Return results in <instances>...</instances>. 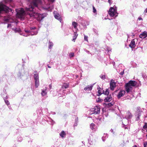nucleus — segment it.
I'll return each mask as SVG.
<instances>
[{
  "label": "nucleus",
  "mask_w": 147,
  "mask_h": 147,
  "mask_svg": "<svg viewBox=\"0 0 147 147\" xmlns=\"http://www.w3.org/2000/svg\"><path fill=\"white\" fill-rule=\"evenodd\" d=\"M43 0H33L31 5H29L28 7L26 8V10L27 11H32L34 9V7H38V5L41 4Z\"/></svg>",
  "instance_id": "obj_1"
},
{
  "label": "nucleus",
  "mask_w": 147,
  "mask_h": 147,
  "mask_svg": "<svg viewBox=\"0 0 147 147\" xmlns=\"http://www.w3.org/2000/svg\"><path fill=\"white\" fill-rule=\"evenodd\" d=\"M117 7L115 5L110 7L109 11V14L111 17H115L117 16L118 13H117Z\"/></svg>",
  "instance_id": "obj_2"
},
{
  "label": "nucleus",
  "mask_w": 147,
  "mask_h": 147,
  "mask_svg": "<svg viewBox=\"0 0 147 147\" xmlns=\"http://www.w3.org/2000/svg\"><path fill=\"white\" fill-rule=\"evenodd\" d=\"M16 11L17 12V16L21 19H24L25 14V12L24 9L21 8L20 9H16Z\"/></svg>",
  "instance_id": "obj_3"
},
{
  "label": "nucleus",
  "mask_w": 147,
  "mask_h": 147,
  "mask_svg": "<svg viewBox=\"0 0 147 147\" xmlns=\"http://www.w3.org/2000/svg\"><path fill=\"white\" fill-rule=\"evenodd\" d=\"M143 113V111L140 107H137L135 115L136 121H138L140 119V117Z\"/></svg>",
  "instance_id": "obj_4"
},
{
  "label": "nucleus",
  "mask_w": 147,
  "mask_h": 147,
  "mask_svg": "<svg viewBox=\"0 0 147 147\" xmlns=\"http://www.w3.org/2000/svg\"><path fill=\"white\" fill-rule=\"evenodd\" d=\"M5 11L6 13H9V12L13 13L12 10L11 8L4 5H0V13L2 11Z\"/></svg>",
  "instance_id": "obj_5"
},
{
  "label": "nucleus",
  "mask_w": 147,
  "mask_h": 147,
  "mask_svg": "<svg viewBox=\"0 0 147 147\" xmlns=\"http://www.w3.org/2000/svg\"><path fill=\"white\" fill-rule=\"evenodd\" d=\"M48 2V4H47V10L51 11L53 8L52 3L55 2V0H47Z\"/></svg>",
  "instance_id": "obj_6"
},
{
  "label": "nucleus",
  "mask_w": 147,
  "mask_h": 147,
  "mask_svg": "<svg viewBox=\"0 0 147 147\" xmlns=\"http://www.w3.org/2000/svg\"><path fill=\"white\" fill-rule=\"evenodd\" d=\"M100 110L99 107L98 106H96L94 108L91 109V111L92 112V114H99Z\"/></svg>",
  "instance_id": "obj_7"
},
{
  "label": "nucleus",
  "mask_w": 147,
  "mask_h": 147,
  "mask_svg": "<svg viewBox=\"0 0 147 147\" xmlns=\"http://www.w3.org/2000/svg\"><path fill=\"white\" fill-rule=\"evenodd\" d=\"M53 14L55 18L59 20L60 22L62 21V18L61 17L60 15L58 13H57V11H54Z\"/></svg>",
  "instance_id": "obj_8"
},
{
  "label": "nucleus",
  "mask_w": 147,
  "mask_h": 147,
  "mask_svg": "<svg viewBox=\"0 0 147 147\" xmlns=\"http://www.w3.org/2000/svg\"><path fill=\"white\" fill-rule=\"evenodd\" d=\"M110 89L112 90H113L116 87V83L114 80L112 79L110 82Z\"/></svg>",
  "instance_id": "obj_9"
},
{
  "label": "nucleus",
  "mask_w": 147,
  "mask_h": 147,
  "mask_svg": "<svg viewBox=\"0 0 147 147\" xmlns=\"http://www.w3.org/2000/svg\"><path fill=\"white\" fill-rule=\"evenodd\" d=\"M125 93V90H121L117 95V98L119 99L122 97L123 96Z\"/></svg>",
  "instance_id": "obj_10"
},
{
  "label": "nucleus",
  "mask_w": 147,
  "mask_h": 147,
  "mask_svg": "<svg viewBox=\"0 0 147 147\" xmlns=\"http://www.w3.org/2000/svg\"><path fill=\"white\" fill-rule=\"evenodd\" d=\"M125 90L127 93H128L132 91V87L127 84H125Z\"/></svg>",
  "instance_id": "obj_11"
},
{
  "label": "nucleus",
  "mask_w": 147,
  "mask_h": 147,
  "mask_svg": "<svg viewBox=\"0 0 147 147\" xmlns=\"http://www.w3.org/2000/svg\"><path fill=\"white\" fill-rule=\"evenodd\" d=\"M112 100V97L111 94L107 95V97H105L104 99V101L106 102H110Z\"/></svg>",
  "instance_id": "obj_12"
},
{
  "label": "nucleus",
  "mask_w": 147,
  "mask_h": 147,
  "mask_svg": "<svg viewBox=\"0 0 147 147\" xmlns=\"http://www.w3.org/2000/svg\"><path fill=\"white\" fill-rule=\"evenodd\" d=\"M126 84L131 87L134 86L136 84V82L135 81L130 80Z\"/></svg>",
  "instance_id": "obj_13"
},
{
  "label": "nucleus",
  "mask_w": 147,
  "mask_h": 147,
  "mask_svg": "<svg viewBox=\"0 0 147 147\" xmlns=\"http://www.w3.org/2000/svg\"><path fill=\"white\" fill-rule=\"evenodd\" d=\"M28 15L30 17H33L34 18H36L37 16H38V13L34 12H32L28 13Z\"/></svg>",
  "instance_id": "obj_14"
},
{
  "label": "nucleus",
  "mask_w": 147,
  "mask_h": 147,
  "mask_svg": "<svg viewBox=\"0 0 147 147\" xmlns=\"http://www.w3.org/2000/svg\"><path fill=\"white\" fill-rule=\"evenodd\" d=\"M147 36V32L144 31L142 33L140 34L139 35L140 38L144 39L146 38Z\"/></svg>",
  "instance_id": "obj_15"
},
{
  "label": "nucleus",
  "mask_w": 147,
  "mask_h": 147,
  "mask_svg": "<svg viewBox=\"0 0 147 147\" xmlns=\"http://www.w3.org/2000/svg\"><path fill=\"white\" fill-rule=\"evenodd\" d=\"M129 46L132 49L135 48L136 47V45L134 39H133L131 40L130 44L129 45Z\"/></svg>",
  "instance_id": "obj_16"
},
{
  "label": "nucleus",
  "mask_w": 147,
  "mask_h": 147,
  "mask_svg": "<svg viewBox=\"0 0 147 147\" xmlns=\"http://www.w3.org/2000/svg\"><path fill=\"white\" fill-rule=\"evenodd\" d=\"M94 84H92L90 85H88L85 87L84 88V90L85 91L88 90V91H90L91 90L93 87V85Z\"/></svg>",
  "instance_id": "obj_17"
},
{
  "label": "nucleus",
  "mask_w": 147,
  "mask_h": 147,
  "mask_svg": "<svg viewBox=\"0 0 147 147\" xmlns=\"http://www.w3.org/2000/svg\"><path fill=\"white\" fill-rule=\"evenodd\" d=\"M97 89L98 90V94H97V96H99L103 94V93H102L103 92L102 91L103 90L99 86H98Z\"/></svg>",
  "instance_id": "obj_18"
},
{
  "label": "nucleus",
  "mask_w": 147,
  "mask_h": 147,
  "mask_svg": "<svg viewBox=\"0 0 147 147\" xmlns=\"http://www.w3.org/2000/svg\"><path fill=\"white\" fill-rule=\"evenodd\" d=\"M132 117V114L129 111L127 112L125 118L127 119H131Z\"/></svg>",
  "instance_id": "obj_19"
},
{
  "label": "nucleus",
  "mask_w": 147,
  "mask_h": 147,
  "mask_svg": "<svg viewBox=\"0 0 147 147\" xmlns=\"http://www.w3.org/2000/svg\"><path fill=\"white\" fill-rule=\"evenodd\" d=\"M90 127L93 131H95L96 130V125L93 123H92L90 124Z\"/></svg>",
  "instance_id": "obj_20"
},
{
  "label": "nucleus",
  "mask_w": 147,
  "mask_h": 147,
  "mask_svg": "<svg viewBox=\"0 0 147 147\" xmlns=\"http://www.w3.org/2000/svg\"><path fill=\"white\" fill-rule=\"evenodd\" d=\"M69 84L67 83H64L62 86L61 88L62 89H66L68 88L69 86Z\"/></svg>",
  "instance_id": "obj_21"
},
{
  "label": "nucleus",
  "mask_w": 147,
  "mask_h": 147,
  "mask_svg": "<svg viewBox=\"0 0 147 147\" xmlns=\"http://www.w3.org/2000/svg\"><path fill=\"white\" fill-rule=\"evenodd\" d=\"M102 91L103 92L102 93L105 95L107 96L110 95L109 94L110 91L108 89H107L105 91L104 90H103Z\"/></svg>",
  "instance_id": "obj_22"
},
{
  "label": "nucleus",
  "mask_w": 147,
  "mask_h": 147,
  "mask_svg": "<svg viewBox=\"0 0 147 147\" xmlns=\"http://www.w3.org/2000/svg\"><path fill=\"white\" fill-rule=\"evenodd\" d=\"M108 135L107 134H104L103 136L102 137V139L103 141L105 142L106 139L108 138Z\"/></svg>",
  "instance_id": "obj_23"
},
{
  "label": "nucleus",
  "mask_w": 147,
  "mask_h": 147,
  "mask_svg": "<svg viewBox=\"0 0 147 147\" xmlns=\"http://www.w3.org/2000/svg\"><path fill=\"white\" fill-rule=\"evenodd\" d=\"M74 35L73 36V39L72 41L75 42V40L76 39L78 34H77V32H74Z\"/></svg>",
  "instance_id": "obj_24"
},
{
  "label": "nucleus",
  "mask_w": 147,
  "mask_h": 147,
  "mask_svg": "<svg viewBox=\"0 0 147 147\" xmlns=\"http://www.w3.org/2000/svg\"><path fill=\"white\" fill-rule=\"evenodd\" d=\"M60 136L62 138L64 137L66 135V134L65 133L64 131H61L59 134Z\"/></svg>",
  "instance_id": "obj_25"
},
{
  "label": "nucleus",
  "mask_w": 147,
  "mask_h": 147,
  "mask_svg": "<svg viewBox=\"0 0 147 147\" xmlns=\"http://www.w3.org/2000/svg\"><path fill=\"white\" fill-rule=\"evenodd\" d=\"M72 25L73 26H74V28H77V27L78 26V24L77 22H73L72 23Z\"/></svg>",
  "instance_id": "obj_26"
},
{
  "label": "nucleus",
  "mask_w": 147,
  "mask_h": 147,
  "mask_svg": "<svg viewBox=\"0 0 147 147\" xmlns=\"http://www.w3.org/2000/svg\"><path fill=\"white\" fill-rule=\"evenodd\" d=\"M142 130H146L147 131V123H145L143 127Z\"/></svg>",
  "instance_id": "obj_27"
},
{
  "label": "nucleus",
  "mask_w": 147,
  "mask_h": 147,
  "mask_svg": "<svg viewBox=\"0 0 147 147\" xmlns=\"http://www.w3.org/2000/svg\"><path fill=\"white\" fill-rule=\"evenodd\" d=\"M39 84V80H35V84L36 88L38 87Z\"/></svg>",
  "instance_id": "obj_28"
},
{
  "label": "nucleus",
  "mask_w": 147,
  "mask_h": 147,
  "mask_svg": "<svg viewBox=\"0 0 147 147\" xmlns=\"http://www.w3.org/2000/svg\"><path fill=\"white\" fill-rule=\"evenodd\" d=\"M49 49H51L53 46V43L50 41H49Z\"/></svg>",
  "instance_id": "obj_29"
},
{
  "label": "nucleus",
  "mask_w": 147,
  "mask_h": 147,
  "mask_svg": "<svg viewBox=\"0 0 147 147\" xmlns=\"http://www.w3.org/2000/svg\"><path fill=\"white\" fill-rule=\"evenodd\" d=\"M34 79L35 80H39L38 75L37 74H34Z\"/></svg>",
  "instance_id": "obj_30"
},
{
  "label": "nucleus",
  "mask_w": 147,
  "mask_h": 147,
  "mask_svg": "<svg viewBox=\"0 0 147 147\" xmlns=\"http://www.w3.org/2000/svg\"><path fill=\"white\" fill-rule=\"evenodd\" d=\"M13 30L15 32H19L21 31V30L20 28H13Z\"/></svg>",
  "instance_id": "obj_31"
},
{
  "label": "nucleus",
  "mask_w": 147,
  "mask_h": 147,
  "mask_svg": "<svg viewBox=\"0 0 147 147\" xmlns=\"http://www.w3.org/2000/svg\"><path fill=\"white\" fill-rule=\"evenodd\" d=\"M100 77L102 80H104L106 78V76L105 75L101 74L100 76Z\"/></svg>",
  "instance_id": "obj_32"
},
{
  "label": "nucleus",
  "mask_w": 147,
  "mask_h": 147,
  "mask_svg": "<svg viewBox=\"0 0 147 147\" xmlns=\"http://www.w3.org/2000/svg\"><path fill=\"white\" fill-rule=\"evenodd\" d=\"M37 33H38V32L37 31L35 32H34V33H33L31 31V32L30 33V34L28 35H30L31 36H33L34 35H36L37 34Z\"/></svg>",
  "instance_id": "obj_33"
},
{
  "label": "nucleus",
  "mask_w": 147,
  "mask_h": 147,
  "mask_svg": "<svg viewBox=\"0 0 147 147\" xmlns=\"http://www.w3.org/2000/svg\"><path fill=\"white\" fill-rule=\"evenodd\" d=\"M74 53H71L69 54V56L70 58H71L72 57H74Z\"/></svg>",
  "instance_id": "obj_34"
},
{
  "label": "nucleus",
  "mask_w": 147,
  "mask_h": 147,
  "mask_svg": "<svg viewBox=\"0 0 147 147\" xmlns=\"http://www.w3.org/2000/svg\"><path fill=\"white\" fill-rule=\"evenodd\" d=\"M4 101L6 104L7 105H9L10 104V103L9 102V101L7 100H6L5 98H4Z\"/></svg>",
  "instance_id": "obj_35"
},
{
  "label": "nucleus",
  "mask_w": 147,
  "mask_h": 147,
  "mask_svg": "<svg viewBox=\"0 0 147 147\" xmlns=\"http://www.w3.org/2000/svg\"><path fill=\"white\" fill-rule=\"evenodd\" d=\"M9 19H10L9 17L8 18H5L4 19V20L5 22H9Z\"/></svg>",
  "instance_id": "obj_36"
},
{
  "label": "nucleus",
  "mask_w": 147,
  "mask_h": 147,
  "mask_svg": "<svg viewBox=\"0 0 147 147\" xmlns=\"http://www.w3.org/2000/svg\"><path fill=\"white\" fill-rule=\"evenodd\" d=\"M46 93H45V91L42 90L41 93V94L42 96H44L45 95Z\"/></svg>",
  "instance_id": "obj_37"
},
{
  "label": "nucleus",
  "mask_w": 147,
  "mask_h": 147,
  "mask_svg": "<svg viewBox=\"0 0 147 147\" xmlns=\"http://www.w3.org/2000/svg\"><path fill=\"white\" fill-rule=\"evenodd\" d=\"M88 37L87 36H86L85 35H84V40L85 41H88Z\"/></svg>",
  "instance_id": "obj_38"
},
{
  "label": "nucleus",
  "mask_w": 147,
  "mask_h": 147,
  "mask_svg": "<svg viewBox=\"0 0 147 147\" xmlns=\"http://www.w3.org/2000/svg\"><path fill=\"white\" fill-rule=\"evenodd\" d=\"M98 102H101L103 100L102 99H101L100 98H98V100H96Z\"/></svg>",
  "instance_id": "obj_39"
},
{
  "label": "nucleus",
  "mask_w": 147,
  "mask_h": 147,
  "mask_svg": "<svg viewBox=\"0 0 147 147\" xmlns=\"http://www.w3.org/2000/svg\"><path fill=\"white\" fill-rule=\"evenodd\" d=\"M93 12L94 13H96V10L94 6H93Z\"/></svg>",
  "instance_id": "obj_40"
},
{
  "label": "nucleus",
  "mask_w": 147,
  "mask_h": 147,
  "mask_svg": "<svg viewBox=\"0 0 147 147\" xmlns=\"http://www.w3.org/2000/svg\"><path fill=\"white\" fill-rule=\"evenodd\" d=\"M107 105L108 107H111L113 105L111 102H110Z\"/></svg>",
  "instance_id": "obj_41"
},
{
  "label": "nucleus",
  "mask_w": 147,
  "mask_h": 147,
  "mask_svg": "<svg viewBox=\"0 0 147 147\" xmlns=\"http://www.w3.org/2000/svg\"><path fill=\"white\" fill-rule=\"evenodd\" d=\"M108 2L109 3L110 5H111L112 3V0H108Z\"/></svg>",
  "instance_id": "obj_42"
},
{
  "label": "nucleus",
  "mask_w": 147,
  "mask_h": 147,
  "mask_svg": "<svg viewBox=\"0 0 147 147\" xmlns=\"http://www.w3.org/2000/svg\"><path fill=\"white\" fill-rule=\"evenodd\" d=\"M147 145V142H145L144 143V147H147L146 146Z\"/></svg>",
  "instance_id": "obj_43"
},
{
  "label": "nucleus",
  "mask_w": 147,
  "mask_h": 147,
  "mask_svg": "<svg viewBox=\"0 0 147 147\" xmlns=\"http://www.w3.org/2000/svg\"><path fill=\"white\" fill-rule=\"evenodd\" d=\"M36 28L35 27H30V29L31 30H34Z\"/></svg>",
  "instance_id": "obj_44"
},
{
  "label": "nucleus",
  "mask_w": 147,
  "mask_h": 147,
  "mask_svg": "<svg viewBox=\"0 0 147 147\" xmlns=\"http://www.w3.org/2000/svg\"><path fill=\"white\" fill-rule=\"evenodd\" d=\"M122 125H123L122 127H124L125 129H127V127H124V126L125 125L124 124H122Z\"/></svg>",
  "instance_id": "obj_45"
},
{
  "label": "nucleus",
  "mask_w": 147,
  "mask_h": 147,
  "mask_svg": "<svg viewBox=\"0 0 147 147\" xmlns=\"http://www.w3.org/2000/svg\"><path fill=\"white\" fill-rule=\"evenodd\" d=\"M124 73V70H123V71L121 72L119 74L121 75H123Z\"/></svg>",
  "instance_id": "obj_46"
},
{
  "label": "nucleus",
  "mask_w": 147,
  "mask_h": 147,
  "mask_svg": "<svg viewBox=\"0 0 147 147\" xmlns=\"http://www.w3.org/2000/svg\"><path fill=\"white\" fill-rule=\"evenodd\" d=\"M25 32L26 33H30L31 32V31L30 30H25Z\"/></svg>",
  "instance_id": "obj_47"
},
{
  "label": "nucleus",
  "mask_w": 147,
  "mask_h": 147,
  "mask_svg": "<svg viewBox=\"0 0 147 147\" xmlns=\"http://www.w3.org/2000/svg\"><path fill=\"white\" fill-rule=\"evenodd\" d=\"M110 131L112 132L113 133V134L114 133V132L113 131V130L111 129L110 130Z\"/></svg>",
  "instance_id": "obj_48"
},
{
  "label": "nucleus",
  "mask_w": 147,
  "mask_h": 147,
  "mask_svg": "<svg viewBox=\"0 0 147 147\" xmlns=\"http://www.w3.org/2000/svg\"><path fill=\"white\" fill-rule=\"evenodd\" d=\"M77 121H78V119H77V120L76 119H75V122H76V125L74 124V126L77 125Z\"/></svg>",
  "instance_id": "obj_49"
},
{
  "label": "nucleus",
  "mask_w": 147,
  "mask_h": 147,
  "mask_svg": "<svg viewBox=\"0 0 147 147\" xmlns=\"http://www.w3.org/2000/svg\"><path fill=\"white\" fill-rule=\"evenodd\" d=\"M139 20H142V18L141 17H139L138 18Z\"/></svg>",
  "instance_id": "obj_50"
},
{
  "label": "nucleus",
  "mask_w": 147,
  "mask_h": 147,
  "mask_svg": "<svg viewBox=\"0 0 147 147\" xmlns=\"http://www.w3.org/2000/svg\"><path fill=\"white\" fill-rule=\"evenodd\" d=\"M144 12H145V13H147V8L145 10Z\"/></svg>",
  "instance_id": "obj_51"
},
{
  "label": "nucleus",
  "mask_w": 147,
  "mask_h": 147,
  "mask_svg": "<svg viewBox=\"0 0 147 147\" xmlns=\"http://www.w3.org/2000/svg\"><path fill=\"white\" fill-rule=\"evenodd\" d=\"M49 88L50 89H51V88L52 86L51 84L49 85Z\"/></svg>",
  "instance_id": "obj_52"
},
{
  "label": "nucleus",
  "mask_w": 147,
  "mask_h": 147,
  "mask_svg": "<svg viewBox=\"0 0 147 147\" xmlns=\"http://www.w3.org/2000/svg\"><path fill=\"white\" fill-rule=\"evenodd\" d=\"M86 51L87 53H88V54L90 53L89 51H88V50H86Z\"/></svg>",
  "instance_id": "obj_53"
},
{
  "label": "nucleus",
  "mask_w": 147,
  "mask_h": 147,
  "mask_svg": "<svg viewBox=\"0 0 147 147\" xmlns=\"http://www.w3.org/2000/svg\"><path fill=\"white\" fill-rule=\"evenodd\" d=\"M11 26V24H8V25H7V27H9L10 26Z\"/></svg>",
  "instance_id": "obj_54"
},
{
  "label": "nucleus",
  "mask_w": 147,
  "mask_h": 147,
  "mask_svg": "<svg viewBox=\"0 0 147 147\" xmlns=\"http://www.w3.org/2000/svg\"><path fill=\"white\" fill-rule=\"evenodd\" d=\"M133 147H137V146L136 145H134L133 146Z\"/></svg>",
  "instance_id": "obj_55"
},
{
  "label": "nucleus",
  "mask_w": 147,
  "mask_h": 147,
  "mask_svg": "<svg viewBox=\"0 0 147 147\" xmlns=\"http://www.w3.org/2000/svg\"><path fill=\"white\" fill-rule=\"evenodd\" d=\"M8 98V97L7 96H6L5 97V99H7Z\"/></svg>",
  "instance_id": "obj_56"
},
{
  "label": "nucleus",
  "mask_w": 147,
  "mask_h": 147,
  "mask_svg": "<svg viewBox=\"0 0 147 147\" xmlns=\"http://www.w3.org/2000/svg\"><path fill=\"white\" fill-rule=\"evenodd\" d=\"M9 1H10L11 2V1H12V0H9Z\"/></svg>",
  "instance_id": "obj_57"
},
{
  "label": "nucleus",
  "mask_w": 147,
  "mask_h": 147,
  "mask_svg": "<svg viewBox=\"0 0 147 147\" xmlns=\"http://www.w3.org/2000/svg\"><path fill=\"white\" fill-rule=\"evenodd\" d=\"M48 67L49 68H50V67H50L49 66H48Z\"/></svg>",
  "instance_id": "obj_58"
},
{
  "label": "nucleus",
  "mask_w": 147,
  "mask_h": 147,
  "mask_svg": "<svg viewBox=\"0 0 147 147\" xmlns=\"http://www.w3.org/2000/svg\"><path fill=\"white\" fill-rule=\"evenodd\" d=\"M99 120L100 121V120H101V119H100H100H99Z\"/></svg>",
  "instance_id": "obj_59"
}]
</instances>
